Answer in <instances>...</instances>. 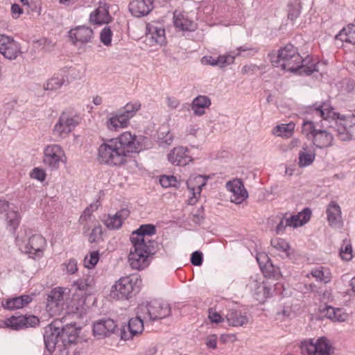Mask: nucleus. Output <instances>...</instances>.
<instances>
[{"instance_id":"5","label":"nucleus","mask_w":355,"mask_h":355,"mask_svg":"<svg viewBox=\"0 0 355 355\" xmlns=\"http://www.w3.org/2000/svg\"><path fill=\"white\" fill-rule=\"evenodd\" d=\"M132 248L128 256V261L133 269L142 270L148 265V258L151 254H154L156 247L153 245H144L135 242H131Z\"/></svg>"},{"instance_id":"61","label":"nucleus","mask_w":355,"mask_h":355,"mask_svg":"<svg viewBox=\"0 0 355 355\" xmlns=\"http://www.w3.org/2000/svg\"><path fill=\"white\" fill-rule=\"evenodd\" d=\"M116 116L120 119V121L123 124V125L126 127L129 123L130 119L132 117L127 114V113H125L124 111L121 110L120 112L116 114Z\"/></svg>"},{"instance_id":"30","label":"nucleus","mask_w":355,"mask_h":355,"mask_svg":"<svg viewBox=\"0 0 355 355\" xmlns=\"http://www.w3.org/2000/svg\"><path fill=\"white\" fill-rule=\"evenodd\" d=\"M228 324L232 327H242L249 322V318L241 311L238 310H230L225 315Z\"/></svg>"},{"instance_id":"17","label":"nucleus","mask_w":355,"mask_h":355,"mask_svg":"<svg viewBox=\"0 0 355 355\" xmlns=\"http://www.w3.org/2000/svg\"><path fill=\"white\" fill-rule=\"evenodd\" d=\"M117 324L110 318L101 319L93 324V334L99 338L108 337L114 333Z\"/></svg>"},{"instance_id":"53","label":"nucleus","mask_w":355,"mask_h":355,"mask_svg":"<svg viewBox=\"0 0 355 355\" xmlns=\"http://www.w3.org/2000/svg\"><path fill=\"white\" fill-rule=\"evenodd\" d=\"M31 177L33 179L42 182L46 178L45 171L40 168H35L31 173Z\"/></svg>"},{"instance_id":"60","label":"nucleus","mask_w":355,"mask_h":355,"mask_svg":"<svg viewBox=\"0 0 355 355\" xmlns=\"http://www.w3.org/2000/svg\"><path fill=\"white\" fill-rule=\"evenodd\" d=\"M289 225L290 224L288 223V220L286 219V216L283 217L276 227L275 231H276L277 234H280V233L284 232L285 229L287 227H289Z\"/></svg>"},{"instance_id":"28","label":"nucleus","mask_w":355,"mask_h":355,"mask_svg":"<svg viewBox=\"0 0 355 355\" xmlns=\"http://www.w3.org/2000/svg\"><path fill=\"white\" fill-rule=\"evenodd\" d=\"M327 220L333 227H340L343 225L340 206L335 202H331L327 209Z\"/></svg>"},{"instance_id":"48","label":"nucleus","mask_w":355,"mask_h":355,"mask_svg":"<svg viewBox=\"0 0 355 355\" xmlns=\"http://www.w3.org/2000/svg\"><path fill=\"white\" fill-rule=\"evenodd\" d=\"M235 56L232 55V53L220 55L216 58V61L218 62V66L220 67H223L225 64H232L234 61Z\"/></svg>"},{"instance_id":"21","label":"nucleus","mask_w":355,"mask_h":355,"mask_svg":"<svg viewBox=\"0 0 355 355\" xmlns=\"http://www.w3.org/2000/svg\"><path fill=\"white\" fill-rule=\"evenodd\" d=\"M67 71L61 69L49 78L44 86L45 90H57L63 85L69 84Z\"/></svg>"},{"instance_id":"19","label":"nucleus","mask_w":355,"mask_h":355,"mask_svg":"<svg viewBox=\"0 0 355 355\" xmlns=\"http://www.w3.org/2000/svg\"><path fill=\"white\" fill-rule=\"evenodd\" d=\"M69 37L75 44H86L93 38V31L86 26H79L69 31Z\"/></svg>"},{"instance_id":"52","label":"nucleus","mask_w":355,"mask_h":355,"mask_svg":"<svg viewBox=\"0 0 355 355\" xmlns=\"http://www.w3.org/2000/svg\"><path fill=\"white\" fill-rule=\"evenodd\" d=\"M140 108V104L138 103H128L123 109V111L125 112V113H127L128 115L132 117L135 113L139 110Z\"/></svg>"},{"instance_id":"33","label":"nucleus","mask_w":355,"mask_h":355,"mask_svg":"<svg viewBox=\"0 0 355 355\" xmlns=\"http://www.w3.org/2000/svg\"><path fill=\"white\" fill-rule=\"evenodd\" d=\"M310 275L318 282L327 284L331 280V273L329 268L320 266L313 269Z\"/></svg>"},{"instance_id":"64","label":"nucleus","mask_w":355,"mask_h":355,"mask_svg":"<svg viewBox=\"0 0 355 355\" xmlns=\"http://www.w3.org/2000/svg\"><path fill=\"white\" fill-rule=\"evenodd\" d=\"M202 62L205 64H209L211 66H218V62L216 61V58H214L211 56H205L202 58Z\"/></svg>"},{"instance_id":"8","label":"nucleus","mask_w":355,"mask_h":355,"mask_svg":"<svg viewBox=\"0 0 355 355\" xmlns=\"http://www.w3.org/2000/svg\"><path fill=\"white\" fill-rule=\"evenodd\" d=\"M67 157L62 148L58 144L47 146L44 150V164L51 170H57L60 163H65Z\"/></svg>"},{"instance_id":"25","label":"nucleus","mask_w":355,"mask_h":355,"mask_svg":"<svg viewBox=\"0 0 355 355\" xmlns=\"http://www.w3.org/2000/svg\"><path fill=\"white\" fill-rule=\"evenodd\" d=\"M129 214V210L122 209L114 215H108L107 218L103 220V223L108 229L116 230L121 227L124 220L128 217Z\"/></svg>"},{"instance_id":"10","label":"nucleus","mask_w":355,"mask_h":355,"mask_svg":"<svg viewBox=\"0 0 355 355\" xmlns=\"http://www.w3.org/2000/svg\"><path fill=\"white\" fill-rule=\"evenodd\" d=\"M137 313H138V311ZM144 322H146V320L140 314H137L136 317L130 318L128 324L122 326L120 329L121 339L130 340L133 339L134 337L141 335L144 331Z\"/></svg>"},{"instance_id":"63","label":"nucleus","mask_w":355,"mask_h":355,"mask_svg":"<svg viewBox=\"0 0 355 355\" xmlns=\"http://www.w3.org/2000/svg\"><path fill=\"white\" fill-rule=\"evenodd\" d=\"M335 311L336 308H334L330 306H327L325 309L324 310V315L330 319L331 320L334 321V319H335Z\"/></svg>"},{"instance_id":"3","label":"nucleus","mask_w":355,"mask_h":355,"mask_svg":"<svg viewBox=\"0 0 355 355\" xmlns=\"http://www.w3.org/2000/svg\"><path fill=\"white\" fill-rule=\"evenodd\" d=\"M309 112L325 120L336 119V130L340 140L349 141L355 139V116H340L327 103L313 105L309 107Z\"/></svg>"},{"instance_id":"2","label":"nucleus","mask_w":355,"mask_h":355,"mask_svg":"<svg viewBox=\"0 0 355 355\" xmlns=\"http://www.w3.org/2000/svg\"><path fill=\"white\" fill-rule=\"evenodd\" d=\"M274 67L300 75H310L318 71L319 62H314L309 58L302 59L297 48L288 44L280 49L277 53L269 55Z\"/></svg>"},{"instance_id":"18","label":"nucleus","mask_w":355,"mask_h":355,"mask_svg":"<svg viewBox=\"0 0 355 355\" xmlns=\"http://www.w3.org/2000/svg\"><path fill=\"white\" fill-rule=\"evenodd\" d=\"M46 245V239L40 234L31 236L25 246L24 252L33 258L41 257Z\"/></svg>"},{"instance_id":"40","label":"nucleus","mask_w":355,"mask_h":355,"mask_svg":"<svg viewBox=\"0 0 355 355\" xmlns=\"http://www.w3.org/2000/svg\"><path fill=\"white\" fill-rule=\"evenodd\" d=\"M6 223L10 231L14 232L18 227L20 222V216L17 211L9 210L6 214Z\"/></svg>"},{"instance_id":"62","label":"nucleus","mask_w":355,"mask_h":355,"mask_svg":"<svg viewBox=\"0 0 355 355\" xmlns=\"http://www.w3.org/2000/svg\"><path fill=\"white\" fill-rule=\"evenodd\" d=\"M335 311L336 308H334L330 306H327L325 309L324 310V315L330 319L331 320L334 321V319H335Z\"/></svg>"},{"instance_id":"23","label":"nucleus","mask_w":355,"mask_h":355,"mask_svg":"<svg viewBox=\"0 0 355 355\" xmlns=\"http://www.w3.org/2000/svg\"><path fill=\"white\" fill-rule=\"evenodd\" d=\"M187 152V149L182 146L175 147L168 155V159L173 165L186 166L192 160Z\"/></svg>"},{"instance_id":"59","label":"nucleus","mask_w":355,"mask_h":355,"mask_svg":"<svg viewBox=\"0 0 355 355\" xmlns=\"http://www.w3.org/2000/svg\"><path fill=\"white\" fill-rule=\"evenodd\" d=\"M94 206L90 205V207H87L85 209V211H83V213L82 214V215L80 216V217L79 218L80 223H84V222L87 221L88 218H90L92 213L94 210Z\"/></svg>"},{"instance_id":"11","label":"nucleus","mask_w":355,"mask_h":355,"mask_svg":"<svg viewBox=\"0 0 355 355\" xmlns=\"http://www.w3.org/2000/svg\"><path fill=\"white\" fill-rule=\"evenodd\" d=\"M71 328L55 327L53 324L45 328L44 334V341L46 349L50 352H53L55 348V345L58 343L60 339H64V337L68 334L69 329Z\"/></svg>"},{"instance_id":"51","label":"nucleus","mask_w":355,"mask_h":355,"mask_svg":"<svg viewBox=\"0 0 355 355\" xmlns=\"http://www.w3.org/2000/svg\"><path fill=\"white\" fill-rule=\"evenodd\" d=\"M102 229L101 226L95 227L92 230L90 234L89 235V241L90 243L98 242V240L101 238Z\"/></svg>"},{"instance_id":"58","label":"nucleus","mask_w":355,"mask_h":355,"mask_svg":"<svg viewBox=\"0 0 355 355\" xmlns=\"http://www.w3.org/2000/svg\"><path fill=\"white\" fill-rule=\"evenodd\" d=\"M205 344L208 348L215 349L217 347V336L215 334L208 336Z\"/></svg>"},{"instance_id":"29","label":"nucleus","mask_w":355,"mask_h":355,"mask_svg":"<svg viewBox=\"0 0 355 355\" xmlns=\"http://www.w3.org/2000/svg\"><path fill=\"white\" fill-rule=\"evenodd\" d=\"M315 152L313 146L304 144L299 153L298 166L304 168L310 166L315 160Z\"/></svg>"},{"instance_id":"39","label":"nucleus","mask_w":355,"mask_h":355,"mask_svg":"<svg viewBox=\"0 0 355 355\" xmlns=\"http://www.w3.org/2000/svg\"><path fill=\"white\" fill-rule=\"evenodd\" d=\"M73 287L76 291L81 292L82 294H89L92 287V280L89 278L79 279L73 282Z\"/></svg>"},{"instance_id":"47","label":"nucleus","mask_w":355,"mask_h":355,"mask_svg":"<svg viewBox=\"0 0 355 355\" xmlns=\"http://www.w3.org/2000/svg\"><path fill=\"white\" fill-rule=\"evenodd\" d=\"M112 32L110 27L105 26L100 35L101 42L105 46H110L112 42Z\"/></svg>"},{"instance_id":"45","label":"nucleus","mask_w":355,"mask_h":355,"mask_svg":"<svg viewBox=\"0 0 355 355\" xmlns=\"http://www.w3.org/2000/svg\"><path fill=\"white\" fill-rule=\"evenodd\" d=\"M99 260V253L97 251H93L86 256L84 259V265L87 268H93Z\"/></svg>"},{"instance_id":"44","label":"nucleus","mask_w":355,"mask_h":355,"mask_svg":"<svg viewBox=\"0 0 355 355\" xmlns=\"http://www.w3.org/2000/svg\"><path fill=\"white\" fill-rule=\"evenodd\" d=\"M340 254L343 260L349 261L352 259V248L349 240H343V244L340 249Z\"/></svg>"},{"instance_id":"54","label":"nucleus","mask_w":355,"mask_h":355,"mask_svg":"<svg viewBox=\"0 0 355 355\" xmlns=\"http://www.w3.org/2000/svg\"><path fill=\"white\" fill-rule=\"evenodd\" d=\"M191 262L193 266H201L202 263V253L200 251L193 252L191 257Z\"/></svg>"},{"instance_id":"27","label":"nucleus","mask_w":355,"mask_h":355,"mask_svg":"<svg viewBox=\"0 0 355 355\" xmlns=\"http://www.w3.org/2000/svg\"><path fill=\"white\" fill-rule=\"evenodd\" d=\"M89 20L95 24H108L112 17L109 14L108 7L105 3L100 4L99 6L90 14Z\"/></svg>"},{"instance_id":"1","label":"nucleus","mask_w":355,"mask_h":355,"mask_svg":"<svg viewBox=\"0 0 355 355\" xmlns=\"http://www.w3.org/2000/svg\"><path fill=\"white\" fill-rule=\"evenodd\" d=\"M139 151L140 145L137 137L130 132H125L101 144L98 148L97 159L101 164L120 166Z\"/></svg>"},{"instance_id":"56","label":"nucleus","mask_w":355,"mask_h":355,"mask_svg":"<svg viewBox=\"0 0 355 355\" xmlns=\"http://www.w3.org/2000/svg\"><path fill=\"white\" fill-rule=\"evenodd\" d=\"M209 318L211 322L216 324L222 322L224 320L222 316L213 309H209Z\"/></svg>"},{"instance_id":"38","label":"nucleus","mask_w":355,"mask_h":355,"mask_svg":"<svg viewBox=\"0 0 355 355\" xmlns=\"http://www.w3.org/2000/svg\"><path fill=\"white\" fill-rule=\"evenodd\" d=\"M270 243L273 248L279 252L285 253L286 257H290L291 246L285 239L281 238H275L271 239Z\"/></svg>"},{"instance_id":"41","label":"nucleus","mask_w":355,"mask_h":355,"mask_svg":"<svg viewBox=\"0 0 355 355\" xmlns=\"http://www.w3.org/2000/svg\"><path fill=\"white\" fill-rule=\"evenodd\" d=\"M6 327L12 330H20L24 329V323L23 322L22 315L15 316L12 315L3 322Z\"/></svg>"},{"instance_id":"37","label":"nucleus","mask_w":355,"mask_h":355,"mask_svg":"<svg viewBox=\"0 0 355 355\" xmlns=\"http://www.w3.org/2000/svg\"><path fill=\"white\" fill-rule=\"evenodd\" d=\"M295 126L293 123L277 125L273 128L272 134L278 137H289L292 135Z\"/></svg>"},{"instance_id":"26","label":"nucleus","mask_w":355,"mask_h":355,"mask_svg":"<svg viewBox=\"0 0 355 355\" xmlns=\"http://www.w3.org/2000/svg\"><path fill=\"white\" fill-rule=\"evenodd\" d=\"M33 300V297L29 295H22L19 297H12L2 302L3 307L13 311L19 309L27 306Z\"/></svg>"},{"instance_id":"36","label":"nucleus","mask_w":355,"mask_h":355,"mask_svg":"<svg viewBox=\"0 0 355 355\" xmlns=\"http://www.w3.org/2000/svg\"><path fill=\"white\" fill-rule=\"evenodd\" d=\"M336 38L343 42L355 44V25L350 24L343 28L336 35Z\"/></svg>"},{"instance_id":"14","label":"nucleus","mask_w":355,"mask_h":355,"mask_svg":"<svg viewBox=\"0 0 355 355\" xmlns=\"http://www.w3.org/2000/svg\"><path fill=\"white\" fill-rule=\"evenodd\" d=\"M64 302V289L57 287L51 291L47 297L46 308L52 315L58 314L62 309Z\"/></svg>"},{"instance_id":"55","label":"nucleus","mask_w":355,"mask_h":355,"mask_svg":"<svg viewBox=\"0 0 355 355\" xmlns=\"http://www.w3.org/2000/svg\"><path fill=\"white\" fill-rule=\"evenodd\" d=\"M335 313L334 322H342L346 321L348 318V314L342 309H336Z\"/></svg>"},{"instance_id":"16","label":"nucleus","mask_w":355,"mask_h":355,"mask_svg":"<svg viewBox=\"0 0 355 355\" xmlns=\"http://www.w3.org/2000/svg\"><path fill=\"white\" fill-rule=\"evenodd\" d=\"M227 189L232 193L230 200L235 204L242 203L248 196V191L241 180L234 179L226 184Z\"/></svg>"},{"instance_id":"35","label":"nucleus","mask_w":355,"mask_h":355,"mask_svg":"<svg viewBox=\"0 0 355 355\" xmlns=\"http://www.w3.org/2000/svg\"><path fill=\"white\" fill-rule=\"evenodd\" d=\"M254 296L259 303H263L268 297L271 296L270 288L263 283H256Z\"/></svg>"},{"instance_id":"46","label":"nucleus","mask_w":355,"mask_h":355,"mask_svg":"<svg viewBox=\"0 0 355 355\" xmlns=\"http://www.w3.org/2000/svg\"><path fill=\"white\" fill-rule=\"evenodd\" d=\"M159 183L162 187L168 188L171 187H177L178 182L173 175H162L159 178Z\"/></svg>"},{"instance_id":"57","label":"nucleus","mask_w":355,"mask_h":355,"mask_svg":"<svg viewBox=\"0 0 355 355\" xmlns=\"http://www.w3.org/2000/svg\"><path fill=\"white\" fill-rule=\"evenodd\" d=\"M66 269L68 273L74 274L78 270L77 261L74 259H71L65 263Z\"/></svg>"},{"instance_id":"42","label":"nucleus","mask_w":355,"mask_h":355,"mask_svg":"<svg viewBox=\"0 0 355 355\" xmlns=\"http://www.w3.org/2000/svg\"><path fill=\"white\" fill-rule=\"evenodd\" d=\"M315 123L309 119H304L302 124V132L307 139H311L315 132H318Z\"/></svg>"},{"instance_id":"31","label":"nucleus","mask_w":355,"mask_h":355,"mask_svg":"<svg viewBox=\"0 0 355 355\" xmlns=\"http://www.w3.org/2000/svg\"><path fill=\"white\" fill-rule=\"evenodd\" d=\"M211 105V100L207 96L200 95L196 97L191 103V110L196 116H202L205 113V108Z\"/></svg>"},{"instance_id":"22","label":"nucleus","mask_w":355,"mask_h":355,"mask_svg":"<svg viewBox=\"0 0 355 355\" xmlns=\"http://www.w3.org/2000/svg\"><path fill=\"white\" fill-rule=\"evenodd\" d=\"M206 183L207 178L203 175H193L189 177L187 181V185L191 193L193 195V197L189 199L191 204L195 202L193 199L196 198L197 194L200 195L202 187L205 186Z\"/></svg>"},{"instance_id":"43","label":"nucleus","mask_w":355,"mask_h":355,"mask_svg":"<svg viewBox=\"0 0 355 355\" xmlns=\"http://www.w3.org/2000/svg\"><path fill=\"white\" fill-rule=\"evenodd\" d=\"M302 6L299 0H294L288 6V17L291 20L296 19L301 12Z\"/></svg>"},{"instance_id":"49","label":"nucleus","mask_w":355,"mask_h":355,"mask_svg":"<svg viewBox=\"0 0 355 355\" xmlns=\"http://www.w3.org/2000/svg\"><path fill=\"white\" fill-rule=\"evenodd\" d=\"M23 322L24 323V329L28 327H35L37 326L40 323V320L37 316L33 315H22Z\"/></svg>"},{"instance_id":"32","label":"nucleus","mask_w":355,"mask_h":355,"mask_svg":"<svg viewBox=\"0 0 355 355\" xmlns=\"http://www.w3.org/2000/svg\"><path fill=\"white\" fill-rule=\"evenodd\" d=\"M311 211L309 208H305L296 215L286 217L291 227H297L306 223L311 218Z\"/></svg>"},{"instance_id":"9","label":"nucleus","mask_w":355,"mask_h":355,"mask_svg":"<svg viewBox=\"0 0 355 355\" xmlns=\"http://www.w3.org/2000/svg\"><path fill=\"white\" fill-rule=\"evenodd\" d=\"M135 282L130 277L120 278L112 286L110 296L114 300H128L134 291Z\"/></svg>"},{"instance_id":"7","label":"nucleus","mask_w":355,"mask_h":355,"mask_svg":"<svg viewBox=\"0 0 355 355\" xmlns=\"http://www.w3.org/2000/svg\"><path fill=\"white\" fill-rule=\"evenodd\" d=\"M78 123L76 117L63 112L53 127V135L58 141L64 139L69 137Z\"/></svg>"},{"instance_id":"20","label":"nucleus","mask_w":355,"mask_h":355,"mask_svg":"<svg viewBox=\"0 0 355 355\" xmlns=\"http://www.w3.org/2000/svg\"><path fill=\"white\" fill-rule=\"evenodd\" d=\"M153 8L152 0H132L129 4V10L137 17L147 15Z\"/></svg>"},{"instance_id":"50","label":"nucleus","mask_w":355,"mask_h":355,"mask_svg":"<svg viewBox=\"0 0 355 355\" xmlns=\"http://www.w3.org/2000/svg\"><path fill=\"white\" fill-rule=\"evenodd\" d=\"M107 127L109 130H116L118 128H123L124 126L116 114L109 119L107 122Z\"/></svg>"},{"instance_id":"6","label":"nucleus","mask_w":355,"mask_h":355,"mask_svg":"<svg viewBox=\"0 0 355 355\" xmlns=\"http://www.w3.org/2000/svg\"><path fill=\"white\" fill-rule=\"evenodd\" d=\"M302 355H330L332 347L329 340L321 337L315 342L313 339H309L301 343L300 345Z\"/></svg>"},{"instance_id":"13","label":"nucleus","mask_w":355,"mask_h":355,"mask_svg":"<svg viewBox=\"0 0 355 355\" xmlns=\"http://www.w3.org/2000/svg\"><path fill=\"white\" fill-rule=\"evenodd\" d=\"M155 232L156 230L154 225L150 224L142 225L132 233L130 241L144 245L150 244L156 247V243L150 239V236L155 234Z\"/></svg>"},{"instance_id":"12","label":"nucleus","mask_w":355,"mask_h":355,"mask_svg":"<svg viewBox=\"0 0 355 355\" xmlns=\"http://www.w3.org/2000/svg\"><path fill=\"white\" fill-rule=\"evenodd\" d=\"M0 53L8 60H15L21 53L20 44L13 38L0 34Z\"/></svg>"},{"instance_id":"34","label":"nucleus","mask_w":355,"mask_h":355,"mask_svg":"<svg viewBox=\"0 0 355 355\" xmlns=\"http://www.w3.org/2000/svg\"><path fill=\"white\" fill-rule=\"evenodd\" d=\"M174 25L181 31L193 30V24L191 20L186 18L184 15L178 12L177 10L174 12L173 17Z\"/></svg>"},{"instance_id":"15","label":"nucleus","mask_w":355,"mask_h":355,"mask_svg":"<svg viewBox=\"0 0 355 355\" xmlns=\"http://www.w3.org/2000/svg\"><path fill=\"white\" fill-rule=\"evenodd\" d=\"M146 40L148 45L154 46H162L166 42L165 30L156 24L146 25Z\"/></svg>"},{"instance_id":"24","label":"nucleus","mask_w":355,"mask_h":355,"mask_svg":"<svg viewBox=\"0 0 355 355\" xmlns=\"http://www.w3.org/2000/svg\"><path fill=\"white\" fill-rule=\"evenodd\" d=\"M313 146L317 148H326L333 145L334 136L327 130L319 129L311 139Z\"/></svg>"},{"instance_id":"4","label":"nucleus","mask_w":355,"mask_h":355,"mask_svg":"<svg viewBox=\"0 0 355 355\" xmlns=\"http://www.w3.org/2000/svg\"><path fill=\"white\" fill-rule=\"evenodd\" d=\"M138 314L146 320V322H155L170 315V305L159 299L153 300L139 305Z\"/></svg>"}]
</instances>
